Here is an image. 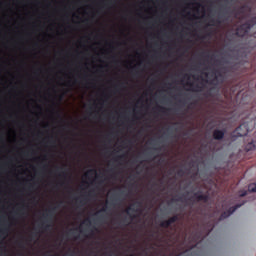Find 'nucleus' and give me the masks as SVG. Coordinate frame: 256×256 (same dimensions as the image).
<instances>
[{
	"label": "nucleus",
	"instance_id": "nucleus-1",
	"mask_svg": "<svg viewBox=\"0 0 256 256\" xmlns=\"http://www.w3.org/2000/svg\"><path fill=\"white\" fill-rule=\"evenodd\" d=\"M213 225H210L207 228H204L203 231H198L196 233H192L194 243H199V241H203L210 233L213 231Z\"/></svg>",
	"mask_w": 256,
	"mask_h": 256
},
{
	"label": "nucleus",
	"instance_id": "nucleus-2",
	"mask_svg": "<svg viewBox=\"0 0 256 256\" xmlns=\"http://www.w3.org/2000/svg\"><path fill=\"white\" fill-rule=\"evenodd\" d=\"M53 211H55V208H52L50 210H47V213L43 215L44 221L41 224V229L44 231H49V228L51 227V221H53Z\"/></svg>",
	"mask_w": 256,
	"mask_h": 256
},
{
	"label": "nucleus",
	"instance_id": "nucleus-3",
	"mask_svg": "<svg viewBox=\"0 0 256 256\" xmlns=\"http://www.w3.org/2000/svg\"><path fill=\"white\" fill-rule=\"evenodd\" d=\"M204 83H209L210 85H221L224 81L223 74L219 71H216L214 78L212 80L202 79Z\"/></svg>",
	"mask_w": 256,
	"mask_h": 256
},
{
	"label": "nucleus",
	"instance_id": "nucleus-4",
	"mask_svg": "<svg viewBox=\"0 0 256 256\" xmlns=\"http://www.w3.org/2000/svg\"><path fill=\"white\" fill-rule=\"evenodd\" d=\"M196 201L197 203L203 201V203H209V194H203L201 191H198L193 194V197L189 201Z\"/></svg>",
	"mask_w": 256,
	"mask_h": 256
},
{
	"label": "nucleus",
	"instance_id": "nucleus-5",
	"mask_svg": "<svg viewBox=\"0 0 256 256\" xmlns=\"http://www.w3.org/2000/svg\"><path fill=\"white\" fill-rule=\"evenodd\" d=\"M242 205H245V202H243L241 204H237L235 206H232L228 210L224 211L220 215V221H223V219H227V217H231V215H233L235 213V211L238 210L239 207H241Z\"/></svg>",
	"mask_w": 256,
	"mask_h": 256
},
{
	"label": "nucleus",
	"instance_id": "nucleus-6",
	"mask_svg": "<svg viewBox=\"0 0 256 256\" xmlns=\"http://www.w3.org/2000/svg\"><path fill=\"white\" fill-rule=\"evenodd\" d=\"M249 31H251V26H249V24L244 23L236 29L235 35L237 37H245V35H247Z\"/></svg>",
	"mask_w": 256,
	"mask_h": 256
},
{
	"label": "nucleus",
	"instance_id": "nucleus-7",
	"mask_svg": "<svg viewBox=\"0 0 256 256\" xmlns=\"http://www.w3.org/2000/svg\"><path fill=\"white\" fill-rule=\"evenodd\" d=\"M236 133L238 137H245L249 133V128H247V124H241L236 128Z\"/></svg>",
	"mask_w": 256,
	"mask_h": 256
},
{
	"label": "nucleus",
	"instance_id": "nucleus-8",
	"mask_svg": "<svg viewBox=\"0 0 256 256\" xmlns=\"http://www.w3.org/2000/svg\"><path fill=\"white\" fill-rule=\"evenodd\" d=\"M212 136L215 141H221L225 137V130L215 129L212 133Z\"/></svg>",
	"mask_w": 256,
	"mask_h": 256
},
{
	"label": "nucleus",
	"instance_id": "nucleus-9",
	"mask_svg": "<svg viewBox=\"0 0 256 256\" xmlns=\"http://www.w3.org/2000/svg\"><path fill=\"white\" fill-rule=\"evenodd\" d=\"M130 211H132L133 213H137V210H136L135 208H133V206H130V207H128V208L125 210V213H127V215H129L131 221H133V219H135L137 216L131 214Z\"/></svg>",
	"mask_w": 256,
	"mask_h": 256
},
{
	"label": "nucleus",
	"instance_id": "nucleus-10",
	"mask_svg": "<svg viewBox=\"0 0 256 256\" xmlns=\"http://www.w3.org/2000/svg\"><path fill=\"white\" fill-rule=\"evenodd\" d=\"M187 85H189V87H191L192 91H195V92L203 91V86H201L199 84H196L194 86L193 83H188Z\"/></svg>",
	"mask_w": 256,
	"mask_h": 256
},
{
	"label": "nucleus",
	"instance_id": "nucleus-11",
	"mask_svg": "<svg viewBox=\"0 0 256 256\" xmlns=\"http://www.w3.org/2000/svg\"><path fill=\"white\" fill-rule=\"evenodd\" d=\"M255 148H256L255 141H251L248 144H246L245 151H247V152L255 151Z\"/></svg>",
	"mask_w": 256,
	"mask_h": 256
},
{
	"label": "nucleus",
	"instance_id": "nucleus-12",
	"mask_svg": "<svg viewBox=\"0 0 256 256\" xmlns=\"http://www.w3.org/2000/svg\"><path fill=\"white\" fill-rule=\"evenodd\" d=\"M177 221H179V215H174L168 219V223L170 225H173V223H177Z\"/></svg>",
	"mask_w": 256,
	"mask_h": 256
},
{
	"label": "nucleus",
	"instance_id": "nucleus-13",
	"mask_svg": "<svg viewBox=\"0 0 256 256\" xmlns=\"http://www.w3.org/2000/svg\"><path fill=\"white\" fill-rule=\"evenodd\" d=\"M25 204H23L20 208L15 212L16 215H25Z\"/></svg>",
	"mask_w": 256,
	"mask_h": 256
},
{
	"label": "nucleus",
	"instance_id": "nucleus-14",
	"mask_svg": "<svg viewBox=\"0 0 256 256\" xmlns=\"http://www.w3.org/2000/svg\"><path fill=\"white\" fill-rule=\"evenodd\" d=\"M247 25H249L250 29L256 25V16L252 17L250 20H248L247 22H245Z\"/></svg>",
	"mask_w": 256,
	"mask_h": 256
},
{
	"label": "nucleus",
	"instance_id": "nucleus-15",
	"mask_svg": "<svg viewBox=\"0 0 256 256\" xmlns=\"http://www.w3.org/2000/svg\"><path fill=\"white\" fill-rule=\"evenodd\" d=\"M160 227H162L163 229H169V227H171V224H169V220H164L160 223Z\"/></svg>",
	"mask_w": 256,
	"mask_h": 256
},
{
	"label": "nucleus",
	"instance_id": "nucleus-16",
	"mask_svg": "<svg viewBox=\"0 0 256 256\" xmlns=\"http://www.w3.org/2000/svg\"><path fill=\"white\" fill-rule=\"evenodd\" d=\"M249 193H256V183H251L248 185Z\"/></svg>",
	"mask_w": 256,
	"mask_h": 256
},
{
	"label": "nucleus",
	"instance_id": "nucleus-17",
	"mask_svg": "<svg viewBox=\"0 0 256 256\" xmlns=\"http://www.w3.org/2000/svg\"><path fill=\"white\" fill-rule=\"evenodd\" d=\"M7 233H9V228H7V226H3V227L0 229V234H1V235H7Z\"/></svg>",
	"mask_w": 256,
	"mask_h": 256
},
{
	"label": "nucleus",
	"instance_id": "nucleus-18",
	"mask_svg": "<svg viewBox=\"0 0 256 256\" xmlns=\"http://www.w3.org/2000/svg\"><path fill=\"white\" fill-rule=\"evenodd\" d=\"M85 175H86V177H88V175H97V170L90 169L87 171V173Z\"/></svg>",
	"mask_w": 256,
	"mask_h": 256
},
{
	"label": "nucleus",
	"instance_id": "nucleus-19",
	"mask_svg": "<svg viewBox=\"0 0 256 256\" xmlns=\"http://www.w3.org/2000/svg\"><path fill=\"white\" fill-rule=\"evenodd\" d=\"M158 111L160 113H167V111H169V109L165 108V107H162V106H158Z\"/></svg>",
	"mask_w": 256,
	"mask_h": 256
},
{
	"label": "nucleus",
	"instance_id": "nucleus-20",
	"mask_svg": "<svg viewBox=\"0 0 256 256\" xmlns=\"http://www.w3.org/2000/svg\"><path fill=\"white\" fill-rule=\"evenodd\" d=\"M238 195H239V197H246V195H247V190H241V191H239V192H238Z\"/></svg>",
	"mask_w": 256,
	"mask_h": 256
},
{
	"label": "nucleus",
	"instance_id": "nucleus-21",
	"mask_svg": "<svg viewBox=\"0 0 256 256\" xmlns=\"http://www.w3.org/2000/svg\"><path fill=\"white\" fill-rule=\"evenodd\" d=\"M125 159V155H119L114 158V161H123Z\"/></svg>",
	"mask_w": 256,
	"mask_h": 256
},
{
	"label": "nucleus",
	"instance_id": "nucleus-22",
	"mask_svg": "<svg viewBox=\"0 0 256 256\" xmlns=\"http://www.w3.org/2000/svg\"><path fill=\"white\" fill-rule=\"evenodd\" d=\"M87 200V196H82V199L79 201V205H84Z\"/></svg>",
	"mask_w": 256,
	"mask_h": 256
},
{
	"label": "nucleus",
	"instance_id": "nucleus-23",
	"mask_svg": "<svg viewBox=\"0 0 256 256\" xmlns=\"http://www.w3.org/2000/svg\"><path fill=\"white\" fill-rule=\"evenodd\" d=\"M177 175L179 177H183V175H185V171H183V169H180V170L177 171Z\"/></svg>",
	"mask_w": 256,
	"mask_h": 256
},
{
	"label": "nucleus",
	"instance_id": "nucleus-24",
	"mask_svg": "<svg viewBox=\"0 0 256 256\" xmlns=\"http://www.w3.org/2000/svg\"><path fill=\"white\" fill-rule=\"evenodd\" d=\"M107 209H109V206L107 205V202H106L105 206L100 211L105 212L107 211Z\"/></svg>",
	"mask_w": 256,
	"mask_h": 256
},
{
	"label": "nucleus",
	"instance_id": "nucleus-25",
	"mask_svg": "<svg viewBox=\"0 0 256 256\" xmlns=\"http://www.w3.org/2000/svg\"><path fill=\"white\" fill-rule=\"evenodd\" d=\"M60 177H64V179L67 177V172H62V174H60Z\"/></svg>",
	"mask_w": 256,
	"mask_h": 256
},
{
	"label": "nucleus",
	"instance_id": "nucleus-26",
	"mask_svg": "<svg viewBox=\"0 0 256 256\" xmlns=\"http://www.w3.org/2000/svg\"><path fill=\"white\" fill-rule=\"evenodd\" d=\"M84 223H88V225H91V220H90V219H86V220L84 221Z\"/></svg>",
	"mask_w": 256,
	"mask_h": 256
},
{
	"label": "nucleus",
	"instance_id": "nucleus-27",
	"mask_svg": "<svg viewBox=\"0 0 256 256\" xmlns=\"http://www.w3.org/2000/svg\"><path fill=\"white\" fill-rule=\"evenodd\" d=\"M176 201H183V197H179Z\"/></svg>",
	"mask_w": 256,
	"mask_h": 256
},
{
	"label": "nucleus",
	"instance_id": "nucleus-28",
	"mask_svg": "<svg viewBox=\"0 0 256 256\" xmlns=\"http://www.w3.org/2000/svg\"><path fill=\"white\" fill-rule=\"evenodd\" d=\"M91 193H93V192H92V191H89L88 194H87V196H88V197H91Z\"/></svg>",
	"mask_w": 256,
	"mask_h": 256
},
{
	"label": "nucleus",
	"instance_id": "nucleus-29",
	"mask_svg": "<svg viewBox=\"0 0 256 256\" xmlns=\"http://www.w3.org/2000/svg\"><path fill=\"white\" fill-rule=\"evenodd\" d=\"M19 247H23V242H19Z\"/></svg>",
	"mask_w": 256,
	"mask_h": 256
},
{
	"label": "nucleus",
	"instance_id": "nucleus-30",
	"mask_svg": "<svg viewBox=\"0 0 256 256\" xmlns=\"http://www.w3.org/2000/svg\"><path fill=\"white\" fill-rule=\"evenodd\" d=\"M245 9V6L240 7V11H243Z\"/></svg>",
	"mask_w": 256,
	"mask_h": 256
},
{
	"label": "nucleus",
	"instance_id": "nucleus-31",
	"mask_svg": "<svg viewBox=\"0 0 256 256\" xmlns=\"http://www.w3.org/2000/svg\"><path fill=\"white\" fill-rule=\"evenodd\" d=\"M205 76H206V77H209V73H205Z\"/></svg>",
	"mask_w": 256,
	"mask_h": 256
},
{
	"label": "nucleus",
	"instance_id": "nucleus-32",
	"mask_svg": "<svg viewBox=\"0 0 256 256\" xmlns=\"http://www.w3.org/2000/svg\"><path fill=\"white\" fill-rule=\"evenodd\" d=\"M76 203H79V198H76Z\"/></svg>",
	"mask_w": 256,
	"mask_h": 256
},
{
	"label": "nucleus",
	"instance_id": "nucleus-33",
	"mask_svg": "<svg viewBox=\"0 0 256 256\" xmlns=\"http://www.w3.org/2000/svg\"><path fill=\"white\" fill-rule=\"evenodd\" d=\"M197 6H198V7H201V4H200V3H198V4H197Z\"/></svg>",
	"mask_w": 256,
	"mask_h": 256
},
{
	"label": "nucleus",
	"instance_id": "nucleus-34",
	"mask_svg": "<svg viewBox=\"0 0 256 256\" xmlns=\"http://www.w3.org/2000/svg\"><path fill=\"white\" fill-rule=\"evenodd\" d=\"M119 87H123V84H120Z\"/></svg>",
	"mask_w": 256,
	"mask_h": 256
},
{
	"label": "nucleus",
	"instance_id": "nucleus-35",
	"mask_svg": "<svg viewBox=\"0 0 256 256\" xmlns=\"http://www.w3.org/2000/svg\"><path fill=\"white\" fill-rule=\"evenodd\" d=\"M137 204H138V205H141V203H140V202H137Z\"/></svg>",
	"mask_w": 256,
	"mask_h": 256
},
{
	"label": "nucleus",
	"instance_id": "nucleus-36",
	"mask_svg": "<svg viewBox=\"0 0 256 256\" xmlns=\"http://www.w3.org/2000/svg\"><path fill=\"white\" fill-rule=\"evenodd\" d=\"M202 55H205V52H202Z\"/></svg>",
	"mask_w": 256,
	"mask_h": 256
},
{
	"label": "nucleus",
	"instance_id": "nucleus-37",
	"mask_svg": "<svg viewBox=\"0 0 256 256\" xmlns=\"http://www.w3.org/2000/svg\"><path fill=\"white\" fill-rule=\"evenodd\" d=\"M130 256H135V254H131Z\"/></svg>",
	"mask_w": 256,
	"mask_h": 256
}]
</instances>
